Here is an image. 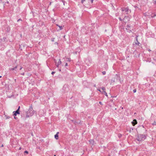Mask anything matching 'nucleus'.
<instances>
[{
    "mask_svg": "<svg viewBox=\"0 0 156 156\" xmlns=\"http://www.w3.org/2000/svg\"><path fill=\"white\" fill-rule=\"evenodd\" d=\"M121 108L122 109H123V107H122L121 106Z\"/></svg>",
    "mask_w": 156,
    "mask_h": 156,
    "instance_id": "49530a36",
    "label": "nucleus"
},
{
    "mask_svg": "<svg viewBox=\"0 0 156 156\" xmlns=\"http://www.w3.org/2000/svg\"><path fill=\"white\" fill-rule=\"evenodd\" d=\"M153 3L155 4H156V1H154L153 2Z\"/></svg>",
    "mask_w": 156,
    "mask_h": 156,
    "instance_id": "f704fd0d",
    "label": "nucleus"
},
{
    "mask_svg": "<svg viewBox=\"0 0 156 156\" xmlns=\"http://www.w3.org/2000/svg\"><path fill=\"white\" fill-rule=\"evenodd\" d=\"M10 117H9L8 116L7 118V119H9Z\"/></svg>",
    "mask_w": 156,
    "mask_h": 156,
    "instance_id": "603ef678",
    "label": "nucleus"
},
{
    "mask_svg": "<svg viewBox=\"0 0 156 156\" xmlns=\"http://www.w3.org/2000/svg\"><path fill=\"white\" fill-rule=\"evenodd\" d=\"M138 37V36H137V35H136L135 37V38H136V39L137 42H136L135 43V44L136 45H138L139 46H140V44L141 45V44H140V42L138 41V39H137Z\"/></svg>",
    "mask_w": 156,
    "mask_h": 156,
    "instance_id": "39448f33",
    "label": "nucleus"
},
{
    "mask_svg": "<svg viewBox=\"0 0 156 156\" xmlns=\"http://www.w3.org/2000/svg\"><path fill=\"white\" fill-rule=\"evenodd\" d=\"M140 53H139L138 55V57H139L140 56Z\"/></svg>",
    "mask_w": 156,
    "mask_h": 156,
    "instance_id": "ea45409f",
    "label": "nucleus"
},
{
    "mask_svg": "<svg viewBox=\"0 0 156 156\" xmlns=\"http://www.w3.org/2000/svg\"><path fill=\"white\" fill-rule=\"evenodd\" d=\"M60 71H61V70L60 69H59Z\"/></svg>",
    "mask_w": 156,
    "mask_h": 156,
    "instance_id": "13d9d810",
    "label": "nucleus"
},
{
    "mask_svg": "<svg viewBox=\"0 0 156 156\" xmlns=\"http://www.w3.org/2000/svg\"><path fill=\"white\" fill-rule=\"evenodd\" d=\"M156 16V14L155 13L154 14H152L151 15V16L152 17H154Z\"/></svg>",
    "mask_w": 156,
    "mask_h": 156,
    "instance_id": "2eb2a0df",
    "label": "nucleus"
},
{
    "mask_svg": "<svg viewBox=\"0 0 156 156\" xmlns=\"http://www.w3.org/2000/svg\"><path fill=\"white\" fill-rule=\"evenodd\" d=\"M34 111L32 106H30L27 111H26L21 115V118L23 119L31 117L34 114Z\"/></svg>",
    "mask_w": 156,
    "mask_h": 156,
    "instance_id": "f257e3e1",
    "label": "nucleus"
},
{
    "mask_svg": "<svg viewBox=\"0 0 156 156\" xmlns=\"http://www.w3.org/2000/svg\"><path fill=\"white\" fill-rule=\"evenodd\" d=\"M133 129H134L133 128H129V130H128V129L127 131H129V132L130 133V132H132L133 131Z\"/></svg>",
    "mask_w": 156,
    "mask_h": 156,
    "instance_id": "f8f14e48",
    "label": "nucleus"
},
{
    "mask_svg": "<svg viewBox=\"0 0 156 156\" xmlns=\"http://www.w3.org/2000/svg\"><path fill=\"white\" fill-rule=\"evenodd\" d=\"M85 1V0H81V3H82V4L83 3V2Z\"/></svg>",
    "mask_w": 156,
    "mask_h": 156,
    "instance_id": "473e14b6",
    "label": "nucleus"
},
{
    "mask_svg": "<svg viewBox=\"0 0 156 156\" xmlns=\"http://www.w3.org/2000/svg\"><path fill=\"white\" fill-rule=\"evenodd\" d=\"M68 66V63H66L65 64V67L67 69H68V68L67 67H66L67 66Z\"/></svg>",
    "mask_w": 156,
    "mask_h": 156,
    "instance_id": "412c9836",
    "label": "nucleus"
},
{
    "mask_svg": "<svg viewBox=\"0 0 156 156\" xmlns=\"http://www.w3.org/2000/svg\"><path fill=\"white\" fill-rule=\"evenodd\" d=\"M119 19L120 21H122V19L120 17L119 18Z\"/></svg>",
    "mask_w": 156,
    "mask_h": 156,
    "instance_id": "e433bc0d",
    "label": "nucleus"
},
{
    "mask_svg": "<svg viewBox=\"0 0 156 156\" xmlns=\"http://www.w3.org/2000/svg\"><path fill=\"white\" fill-rule=\"evenodd\" d=\"M104 68H105V69L106 70H108V65L107 64H105L104 66Z\"/></svg>",
    "mask_w": 156,
    "mask_h": 156,
    "instance_id": "9d476101",
    "label": "nucleus"
},
{
    "mask_svg": "<svg viewBox=\"0 0 156 156\" xmlns=\"http://www.w3.org/2000/svg\"><path fill=\"white\" fill-rule=\"evenodd\" d=\"M89 142L90 143V144H91V147H92L93 145H94V141L93 139H90L89 140Z\"/></svg>",
    "mask_w": 156,
    "mask_h": 156,
    "instance_id": "423d86ee",
    "label": "nucleus"
},
{
    "mask_svg": "<svg viewBox=\"0 0 156 156\" xmlns=\"http://www.w3.org/2000/svg\"><path fill=\"white\" fill-rule=\"evenodd\" d=\"M3 144H2L1 146V147H3Z\"/></svg>",
    "mask_w": 156,
    "mask_h": 156,
    "instance_id": "3c124183",
    "label": "nucleus"
},
{
    "mask_svg": "<svg viewBox=\"0 0 156 156\" xmlns=\"http://www.w3.org/2000/svg\"><path fill=\"white\" fill-rule=\"evenodd\" d=\"M152 125L153 126H156V122L155 121H154L153 123L152 124Z\"/></svg>",
    "mask_w": 156,
    "mask_h": 156,
    "instance_id": "a211bd4d",
    "label": "nucleus"
},
{
    "mask_svg": "<svg viewBox=\"0 0 156 156\" xmlns=\"http://www.w3.org/2000/svg\"><path fill=\"white\" fill-rule=\"evenodd\" d=\"M122 134H121L120 133H119L118 134V136L119 138H120L121 137H122Z\"/></svg>",
    "mask_w": 156,
    "mask_h": 156,
    "instance_id": "dca6fc26",
    "label": "nucleus"
},
{
    "mask_svg": "<svg viewBox=\"0 0 156 156\" xmlns=\"http://www.w3.org/2000/svg\"><path fill=\"white\" fill-rule=\"evenodd\" d=\"M59 65H58V64H57V67H58Z\"/></svg>",
    "mask_w": 156,
    "mask_h": 156,
    "instance_id": "a19ab883",
    "label": "nucleus"
},
{
    "mask_svg": "<svg viewBox=\"0 0 156 156\" xmlns=\"http://www.w3.org/2000/svg\"><path fill=\"white\" fill-rule=\"evenodd\" d=\"M131 123L133 126H134L137 123V122L136 120V119H133V121L131 122Z\"/></svg>",
    "mask_w": 156,
    "mask_h": 156,
    "instance_id": "0eeeda50",
    "label": "nucleus"
},
{
    "mask_svg": "<svg viewBox=\"0 0 156 156\" xmlns=\"http://www.w3.org/2000/svg\"><path fill=\"white\" fill-rule=\"evenodd\" d=\"M128 32H129V33H130L132 32L131 30H129L128 31Z\"/></svg>",
    "mask_w": 156,
    "mask_h": 156,
    "instance_id": "72a5a7b5",
    "label": "nucleus"
},
{
    "mask_svg": "<svg viewBox=\"0 0 156 156\" xmlns=\"http://www.w3.org/2000/svg\"><path fill=\"white\" fill-rule=\"evenodd\" d=\"M136 89H134L133 90V92L134 93H136Z\"/></svg>",
    "mask_w": 156,
    "mask_h": 156,
    "instance_id": "cd10ccee",
    "label": "nucleus"
},
{
    "mask_svg": "<svg viewBox=\"0 0 156 156\" xmlns=\"http://www.w3.org/2000/svg\"><path fill=\"white\" fill-rule=\"evenodd\" d=\"M146 61L147 62H151V58H147V60H146Z\"/></svg>",
    "mask_w": 156,
    "mask_h": 156,
    "instance_id": "9b49d317",
    "label": "nucleus"
},
{
    "mask_svg": "<svg viewBox=\"0 0 156 156\" xmlns=\"http://www.w3.org/2000/svg\"><path fill=\"white\" fill-rule=\"evenodd\" d=\"M21 36H22L21 34H20V37H21Z\"/></svg>",
    "mask_w": 156,
    "mask_h": 156,
    "instance_id": "4d7b16f0",
    "label": "nucleus"
},
{
    "mask_svg": "<svg viewBox=\"0 0 156 156\" xmlns=\"http://www.w3.org/2000/svg\"><path fill=\"white\" fill-rule=\"evenodd\" d=\"M17 68V66H15V67L14 68H11L10 69V70H15Z\"/></svg>",
    "mask_w": 156,
    "mask_h": 156,
    "instance_id": "ddd939ff",
    "label": "nucleus"
},
{
    "mask_svg": "<svg viewBox=\"0 0 156 156\" xmlns=\"http://www.w3.org/2000/svg\"><path fill=\"white\" fill-rule=\"evenodd\" d=\"M99 103L101 105H103V104L102 103V102H101V101H99Z\"/></svg>",
    "mask_w": 156,
    "mask_h": 156,
    "instance_id": "c756f323",
    "label": "nucleus"
},
{
    "mask_svg": "<svg viewBox=\"0 0 156 156\" xmlns=\"http://www.w3.org/2000/svg\"><path fill=\"white\" fill-rule=\"evenodd\" d=\"M71 121H72V122H73L75 124H76V123H77V122L76 121H75L74 120H71Z\"/></svg>",
    "mask_w": 156,
    "mask_h": 156,
    "instance_id": "aec40b11",
    "label": "nucleus"
},
{
    "mask_svg": "<svg viewBox=\"0 0 156 156\" xmlns=\"http://www.w3.org/2000/svg\"><path fill=\"white\" fill-rule=\"evenodd\" d=\"M148 51H151V50L150 49H148Z\"/></svg>",
    "mask_w": 156,
    "mask_h": 156,
    "instance_id": "58836bf2",
    "label": "nucleus"
},
{
    "mask_svg": "<svg viewBox=\"0 0 156 156\" xmlns=\"http://www.w3.org/2000/svg\"><path fill=\"white\" fill-rule=\"evenodd\" d=\"M65 35H64V38H65Z\"/></svg>",
    "mask_w": 156,
    "mask_h": 156,
    "instance_id": "6e6d98bb",
    "label": "nucleus"
},
{
    "mask_svg": "<svg viewBox=\"0 0 156 156\" xmlns=\"http://www.w3.org/2000/svg\"><path fill=\"white\" fill-rule=\"evenodd\" d=\"M32 12L33 13V15H34V12L32 11Z\"/></svg>",
    "mask_w": 156,
    "mask_h": 156,
    "instance_id": "de8ad7c7",
    "label": "nucleus"
},
{
    "mask_svg": "<svg viewBox=\"0 0 156 156\" xmlns=\"http://www.w3.org/2000/svg\"><path fill=\"white\" fill-rule=\"evenodd\" d=\"M62 63V62L61 61L60 59H59V60L58 62V65H60Z\"/></svg>",
    "mask_w": 156,
    "mask_h": 156,
    "instance_id": "f3484780",
    "label": "nucleus"
},
{
    "mask_svg": "<svg viewBox=\"0 0 156 156\" xmlns=\"http://www.w3.org/2000/svg\"><path fill=\"white\" fill-rule=\"evenodd\" d=\"M101 89L102 90H103V91H105V87H102L101 88Z\"/></svg>",
    "mask_w": 156,
    "mask_h": 156,
    "instance_id": "b1692460",
    "label": "nucleus"
},
{
    "mask_svg": "<svg viewBox=\"0 0 156 156\" xmlns=\"http://www.w3.org/2000/svg\"><path fill=\"white\" fill-rule=\"evenodd\" d=\"M136 140L139 142L144 141L147 138L146 135L145 134H142L138 133L135 136Z\"/></svg>",
    "mask_w": 156,
    "mask_h": 156,
    "instance_id": "f03ea898",
    "label": "nucleus"
},
{
    "mask_svg": "<svg viewBox=\"0 0 156 156\" xmlns=\"http://www.w3.org/2000/svg\"><path fill=\"white\" fill-rule=\"evenodd\" d=\"M22 68V67H20V70H21Z\"/></svg>",
    "mask_w": 156,
    "mask_h": 156,
    "instance_id": "79ce46f5",
    "label": "nucleus"
},
{
    "mask_svg": "<svg viewBox=\"0 0 156 156\" xmlns=\"http://www.w3.org/2000/svg\"><path fill=\"white\" fill-rule=\"evenodd\" d=\"M129 18L128 16H125L123 19V21L126 23L129 20Z\"/></svg>",
    "mask_w": 156,
    "mask_h": 156,
    "instance_id": "20e7f679",
    "label": "nucleus"
},
{
    "mask_svg": "<svg viewBox=\"0 0 156 156\" xmlns=\"http://www.w3.org/2000/svg\"><path fill=\"white\" fill-rule=\"evenodd\" d=\"M54 156H56V155H55V154H54Z\"/></svg>",
    "mask_w": 156,
    "mask_h": 156,
    "instance_id": "5fc2aeb1",
    "label": "nucleus"
},
{
    "mask_svg": "<svg viewBox=\"0 0 156 156\" xmlns=\"http://www.w3.org/2000/svg\"><path fill=\"white\" fill-rule=\"evenodd\" d=\"M98 90L100 91V92H101V91L100 90V89Z\"/></svg>",
    "mask_w": 156,
    "mask_h": 156,
    "instance_id": "a18cd8bd",
    "label": "nucleus"
},
{
    "mask_svg": "<svg viewBox=\"0 0 156 156\" xmlns=\"http://www.w3.org/2000/svg\"><path fill=\"white\" fill-rule=\"evenodd\" d=\"M44 22H42V23H41V25L42 26V25H44Z\"/></svg>",
    "mask_w": 156,
    "mask_h": 156,
    "instance_id": "c9c22d12",
    "label": "nucleus"
},
{
    "mask_svg": "<svg viewBox=\"0 0 156 156\" xmlns=\"http://www.w3.org/2000/svg\"><path fill=\"white\" fill-rule=\"evenodd\" d=\"M21 147H20V150L21 149Z\"/></svg>",
    "mask_w": 156,
    "mask_h": 156,
    "instance_id": "bf43d9fd",
    "label": "nucleus"
},
{
    "mask_svg": "<svg viewBox=\"0 0 156 156\" xmlns=\"http://www.w3.org/2000/svg\"><path fill=\"white\" fill-rule=\"evenodd\" d=\"M111 81H113V82H115V80H111Z\"/></svg>",
    "mask_w": 156,
    "mask_h": 156,
    "instance_id": "c03bdc74",
    "label": "nucleus"
},
{
    "mask_svg": "<svg viewBox=\"0 0 156 156\" xmlns=\"http://www.w3.org/2000/svg\"><path fill=\"white\" fill-rule=\"evenodd\" d=\"M123 12H124V11L125 10H122ZM125 12H127V13L129 12H131V10H125Z\"/></svg>",
    "mask_w": 156,
    "mask_h": 156,
    "instance_id": "4be33fe9",
    "label": "nucleus"
},
{
    "mask_svg": "<svg viewBox=\"0 0 156 156\" xmlns=\"http://www.w3.org/2000/svg\"><path fill=\"white\" fill-rule=\"evenodd\" d=\"M13 115L14 116V118L15 119H18V118L16 117V116L17 114H20V112H18V111L16 110L15 111H14L13 112Z\"/></svg>",
    "mask_w": 156,
    "mask_h": 156,
    "instance_id": "7ed1b4c3",
    "label": "nucleus"
},
{
    "mask_svg": "<svg viewBox=\"0 0 156 156\" xmlns=\"http://www.w3.org/2000/svg\"><path fill=\"white\" fill-rule=\"evenodd\" d=\"M24 154H28V152L27 151H24Z\"/></svg>",
    "mask_w": 156,
    "mask_h": 156,
    "instance_id": "393cba45",
    "label": "nucleus"
},
{
    "mask_svg": "<svg viewBox=\"0 0 156 156\" xmlns=\"http://www.w3.org/2000/svg\"><path fill=\"white\" fill-rule=\"evenodd\" d=\"M55 73V72L53 71L51 72V74L53 75Z\"/></svg>",
    "mask_w": 156,
    "mask_h": 156,
    "instance_id": "7c9ffc66",
    "label": "nucleus"
},
{
    "mask_svg": "<svg viewBox=\"0 0 156 156\" xmlns=\"http://www.w3.org/2000/svg\"><path fill=\"white\" fill-rule=\"evenodd\" d=\"M20 74H21V75H24V73H21Z\"/></svg>",
    "mask_w": 156,
    "mask_h": 156,
    "instance_id": "4c0bfd02",
    "label": "nucleus"
},
{
    "mask_svg": "<svg viewBox=\"0 0 156 156\" xmlns=\"http://www.w3.org/2000/svg\"><path fill=\"white\" fill-rule=\"evenodd\" d=\"M7 30L8 31H9L10 30V28H7Z\"/></svg>",
    "mask_w": 156,
    "mask_h": 156,
    "instance_id": "2f4dec72",
    "label": "nucleus"
},
{
    "mask_svg": "<svg viewBox=\"0 0 156 156\" xmlns=\"http://www.w3.org/2000/svg\"><path fill=\"white\" fill-rule=\"evenodd\" d=\"M103 93L104 94H105V95L106 96L108 97V96L107 93L105 91H103Z\"/></svg>",
    "mask_w": 156,
    "mask_h": 156,
    "instance_id": "6ab92c4d",
    "label": "nucleus"
},
{
    "mask_svg": "<svg viewBox=\"0 0 156 156\" xmlns=\"http://www.w3.org/2000/svg\"><path fill=\"white\" fill-rule=\"evenodd\" d=\"M20 21V19H18V20H17V21H18H18Z\"/></svg>",
    "mask_w": 156,
    "mask_h": 156,
    "instance_id": "09e8293b",
    "label": "nucleus"
},
{
    "mask_svg": "<svg viewBox=\"0 0 156 156\" xmlns=\"http://www.w3.org/2000/svg\"><path fill=\"white\" fill-rule=\"evenodd\" d=\"M55 39V38H53L51 39V41L52 42H54V40Z\"/></svg>",
    "mask_w": 156,
    "mask_h": 156,
    "instance_id": "bb28decb",
    "label": "nucleus"
},
{
    "mask_svg": "<svg viewBox=\"0 0 156 156\" xmlns=\"http://www.w3.org/2000/svg\"><path fill=\"white\" fill-rule=\"evenodd\" d=\"M115 76H118V74H116L115 75Z\"/></svg>",
    "mask_w": 156,
    "mask_h": 156,
    "instance_id": "37998d69",
    "label": "nucleus"
},
{
    "mask_svg": "<svg viewBox=\"0 0 156 156\" xmlns=\"http://www.w3.org/2000/svg\"><path fill=\"white\" fill-rule=\"evenodd\" d=\"M20 106H19L18 107V109L16 110L18 111V112H20Z\"/></svg>",
    "mask_w": 156,
    "mask_h": 156,
    "instance_id": "c85d7f7f",
    "label": "nucleus"
},
{
    "mask_svg": "<svg viewBox=\"0 0 156 156\" xmlns=\"http://www.w3.org/2000/svg\"><path fill=\"white\" fill-rule=\"evenodd\" d=\"M126 27L128 28H129V27H130V25H129V24H127V25H126Z\"/></svg>",
    "mask_w": 156,
    "mask_h": 156,
    "instance_id": "a878e982",
    "label": "nucleus"
},
{
    "mask_svg": "<svg viewBox=\"0 0 156 156\" xmlns=\"http://www.w3.org/2000/svg\"><path fill=\"white\" fill-rule=\"evenodd\" d=\"M58 133L59 132H57L56 134L55 135V138L56 140H58Z\"/></svg>",
    "mask_w": 156,
    "mask_h": 156,
    "instance_id": "1a4fd4ad",
    "label": "nucleus"
},
{
    "mask_svg": "<svg viewBox=\"0 0 156 156\" xmlns=\"http://www.w3.org/2000/svg\"><path fill=\"white\" fill-rule=\"evenodd\" d=\"M2 77V76H0V78H1Z\"/></svg>",
    "mask_w": 156,
    "mask_h": 156,
    "instance_id": "864d4df0",
    "label": "nucleus"
},
{
    "mask_svg": "<svg viewBox=\"0 0 156 156\" xmlns=\"http://www.w3.org/2000/svg\"><path fill=\"white\" fill-rule=\"evenodd\" d=\"M56 26H58L59 28L58 30H57L58 31H59L62 30L63 29V28L64 27V26H61L58 24H56Z\"/></svg>",
    "mask_w": 156,
    "mask_h": 156,
    "instance_id": "6e6552de",
    "label": "nucleus"
},
{
    "mask_svg": "<svg viewBox=\"0 0 156 156\" xmlns=\"http://www.w3.org/2000/svg\"><path fill=\"white\" fill-rule=\"evenodd\" d=\"M55 44H58V43L57 42H55Z\"/></svg>",
    "mask_w": 156,
    "mask_h": 156,
    "instance_id": "8fccbe9b",
    "label": "nucleus"
},
{
    "mask_svg": "<svg viewBox=\"0 0 156 156\" xmlns=\"http://www.w3.org/2000/svg\"><path fill=\"white\" fill-rule=\"evenodd\" d=\"M102 73L103 75H105L106 73V72L105 71H104L102 72Z\"/></svg>",
    "mask_w": 156,
    "mask_h": 156,
    "instance_id": "5701e85b",
    "label": "nucleus"
},
{
    "mask_svg": "<svg viewBox=\"0 0 156 156\" xmlns=\"http://www.w3.org/2000/svg\"><path fill=\"white\" fill-rule=\"evenodd\" d=\"M66 61H67V62H70L71 61V59L70 58H66Z\"/></svg>",
    "mask_w": 156,
    "mask_h": 156,
    "instance_id": "4468645a",
    "label": "nucleus"
}]
</instances>
